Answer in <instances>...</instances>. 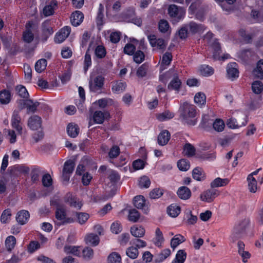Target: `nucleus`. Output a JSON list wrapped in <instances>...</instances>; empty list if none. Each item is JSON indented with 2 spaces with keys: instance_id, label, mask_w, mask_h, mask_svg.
Masks as SVG:
<instances>
[{
  "instance_id": "nucleus-1",
  "label": "nucleus",
  "mask_w": 263,
  "mask_h": 263,
  "mask_svg": "<svg viewBox=\"0 0 263 263\" xmlns=\"http://www.w3.org/2000/svg\"><path fill=\"white\" fill-rule=\"evenodd\" d=\"M181 117L184 124L193 126L197 123L195 119L196 110L195 107L188 103H184L181 107Z\"/></svg>"
},
{
  "instance_id": "nucleus-2",
  "label": "nucleus",
  "mask_w": 263,
  "mask_h": 263,
  "mask_svg": "<svg viewBox=\"0 0 263 263\" xmlns=\"http://www.w3.org/2000/svg\"><path fill=\"white\" fill-rule=\"evenodd\" d=\"M168 13L172 19L173 23L178 22L182 19L185 14V10L176 5H171L168 8Z\"/></svg>"
},
{
  "instance_id": "nucleus-3",
  "label": "nucleus",
  "mask_w": 263,
  "mask_h": 263,
  "mask_svg": "<svg viewBox=\"0 0 263 263\" xmlns=\"http://www.w3.org/2000/svg\"><path fill=\"white\" fill-rule=\"evenodd\" d=\"M242 118V122H238L237 118L234 117H231L228 119L226 121L227 126L231 129H238L241 127L245 126L247 123V117L243 113L238 115V119Z\"/></svg>"
},
{
  "instance_id": "nucleus-4",
  "label": "nucleus",
  "mask_w": 263,
  "mask_h": 263,
  "mask_svg": "<svg viewBox=\"0 0 263 263\" xmlns=\"http://www.w3.org/2000/svg\"><path fill=\"white\" fill-rule=\"evenodd\" d=\"M104 78L101 76L95 77H90L89 87L90 91L98 92L100 91L104 85Z\"/></svg>"
},
{
  "instance_id": "nucleus-5",
  "label": "nucleus",
  "mask_w": 263,
  "mask_h": 263,
  "mask_svg": "<svg viewBox=\"0 0 263 263\" xmlns=\"http://www.w3.org/2000/svg\"><path fill=\"white\" fill-rule=\"evenodd\" d=\"M55 218L60 221V223L65 224L74 222V220L73 218L67 216L66 210L65 207L58 208L56 209L55 212Z\"/></svg>"
},
{
  "instance_id": "nucleus-6",
  "label": "nucleus",
  "mask_w": 263,
  "mask_h": 263,
  "mask_svg": "<svg viewBox=\"0 0 263 263\" xmlns=\"http://www.w3.org/2000/svg\"><path fill=\"white\" fill-rule=\"evenodd\" d=\"M64 200L65 202L68 204L70 207L77 210H80L83 205L82 201L73 196L71 193H67L64 198Z\"/></svg>"
},
{
  "instance_id": "nucleus-7",
  "label": "nucleus",
  "mask_w": 263,
  "mask_h": 263,
  "mask_svg": "<svg viewBox=\"0 0 263 263\" xmlns=\"http://www.w3.org/2000/svg\"><path fill=\"white\" fill-rule=\"evenodd\" d=\"M74 165V162L72 160H68L65 162L62 172V178L64 181H68L69 180L70 176L73 171Z\"/></svg>"
},
{
  "instance_id": "nucleus-8",
  "label": "nucleus",
  "mask_w": 263,
  "mask_h": 263,
  "mask_svg": "<svg viewBox=\"0 0 263 263\" xmlns=\"http://www.w3.org/2000/svg\"><path fill=\"white\" fill-rule=\"evenodd\" d=\"M212 51L213 52L212 57L214 59L216 60H224L230 58L228 53L224 54L223 56H220L221 48L218 42L215 41L212 45Z\"/></svg>"
},
{
  "instance_id": "nucleus-9",
  "label": "nucleus",
  "mask_w": 263,
  "mask_h": 263,
  "mask_svg": "<svg viewBox=\"0 0 263 263\" xmlns=\"http://www.w3.org/2000/svg\"><path fill=\"white\" fill-rule=\"evenodd\" d=\"M71 31L70 27L65 26L57 32L54 37L56 43H61L68 36Z\"/></svg>"
},
{
  "instance_id": "nucleus-10",
  "label": "nucleus",
  "mask_w": 263,
  "mask_h": 263,
  "mask_svg": "<svg viewBox=\"0 0 263 263\" xmlns=\"http://www.w3.org/2000/svg\"><path fill=\"white\" fill-rule=\"evenodd\" d=\"M42 120L40 117L33 115L28 121V126L32 130H37L42 127Z\"/></svg>"
},
{
  "instance_id": "nucleus-11",
  "label": "nucleus",
  "mask_w": 263,
  "mask_h": 263,
  "mask_svg": "<svg viewBox=\"0 0 263 263\" xmlns=\"http://www.w3.org/2000/svg\"><path fill=\"white\" fill-rule=\"evenodd\" d=\"M218 195V192L215 189H210L203 192L200 195V199L202 201L211 202Z\"/></svg>"
},
{
  "instance_id": "nucleus-12",
  "label": "nucleus",
  "mask_w": 263,
  "mask_h": 263,
  "mask_svg": "<svg viewBox=\"0 0 263 263\" xmlns=\"http://www.w3.org/2000/svg\"><path fill=\"white\" fill-rule=\"evenodd\" d=\"M148 40L149 44L153 47H156L159 49H164L165 48L166 44L162 39H157L156 35H149L148 36Z\"/></svg>"
},
{
  "instance_id": "nucleus-13",
  "label": "nucleus",
  "mask_w": 263,
  "mask_h": 263,
  "mask_svg": "<svg viewBox=\"0 0 263 263\" xmlns=\"http://www.w3.org/2000/svg\"><path fill=\"white\" fill-rule=\"evenodd\" d=\"M237 67V64L235 62L231 63L227 66V71L228 77L232 81L239 77V71Z\"/></svg>"
},
{
  "instance_id": "nucleus-14",
  "label": "nucleus",
  "mask_w": 263,
  "mask_h": 263,
  "mask_svg": "<svg viewBox=\"0 0 263 263\" xmlns=\"http://www.w3.org/2000/svg\"><path fill=\"white\" fill-rule=\"evenodd\" d=\"M186 25L188 28L189 32L192 34L201 33L205 29L204 25L201 24H197L194 22H191Z\"/></svg>"
},
{
  "instance_id": "nucleus-15",
  "label": "nucleus",
  "mask_w": 263,
  "mask_h": 263,
  "mask_svg": "<svg viewBox=\"0 0 263 263\" xmlns=\"http://www.w3.org/2000/svg\"><path fill=\"white\" fill-rule=\"evenodd\" d=\"M109 113L107 111L103 112L100 110H97L94 112L92 119L95 123L102 124L103 123L105 118L109 117Z\"/></svg>"
},
{
  "instance_id": "nucleus-16",
  "label": "nucleus",
  "mask_w": 263,
  "mask_h": 263,
  "mask_svg": "<svg viewBox=\"0 0 263 263\" xmlns=\"http://www.w3.org/2000/svg\"><path fill=\"white\" fill-rule=\"evenodd\" d=\"M21 117L18 115V111H14L11 119V125L13 128L15 129L19 133H22V127L21 125Z\"/></svg>"
},
{
  "instance_id": "nucleus-17",
  "label": "nucleus",
  "mask_w": 263,
  "mask_h": 263,
  "mask_svg": "<svg viewBox=\"0 0 263 263\" xmlns=\"http://www.w3.org/2000/svg\"><path fill=\"white\" fill-rule=\"evenodd\" d=\"M30 218V214L26 210H21L16 214V220L18 223L21 225L25 224Z\"/></svg>"
},
{
  "instance_id": "nucleus-18",
  "label": "nucleus",
  "mask_w": 263,
  "mask_h": 263,
  "mask_svg": "<svg viewBox=\"0 0 263 263\" xmlns=\"http://www.w3.org/2000/svg\"><path fill=\"white\" fill-rule=\"evenodd\" d=\"M31 24L27 23L26 28V29L23 33V41L26 43H30L34 39V34L31 30Z\"/></svg>"
},
{
  "instance_id": "nucleus-19",
  "label": "nucleus",
  "mask_w": 263,
  "mask_h": 263,
  "mask_svg": "<svg viewBox=\"0 0 263 263\" xmlns=\"http://www.w3.org/2000/svg\"><path fill=\"white\" fill-rule=\"evenodd\" d=\"M84 18L83 14L80 11H76L72 13L70 17L71 24L75 27L79 26Z\"/></svg>"
},
{
  "instance_id": "nucleus-20",
  "label": "nucleus",
  "mask_w": 263,
  "mask_h": 263,
  "mask_svg": "<svg viewBox=\"0 0 263 263\" xmlns=\"http://www.w3.org/2000/svg\"><path fill=\"white\" fill-rule=\"evenodd\" d=\"M171 134L167 130H162L158 136V143L159 145L164 146L166 145L170 139Z\"/></svg>"
},
{
  "instance_id": "nucleus-21",
  "label": "nucleus",
  "mask_w": 263,
  "mask_h": 263,
  "mask_svg": "<svg viewBox=\"0 0 263 263\" xmlns=\"http://www.w3.org/2000/svg\"><path fill=\"white\" fill-rule=\"evenodd\" d=\"M126 87L125 82L122 81L114 82L112 84L111 90L114 93H120L123 92Z\"/></svg>"
},
{
  "instance_id": "nucleus-22",
  "label": "nucleus",
  "mask_w": 263,
  "mask_h": 263,
  "mask_svg": "<svg viewBox=\"0 0 263 263\" xmlns=\"http://www.w3.org/2000/svg\"><path fill=\"white\" fill-rule=\"evenodd\" d=\"M57 7V2L51 1L49 4L46 5L43 10V13L45 16H49L54 13V11Z\"/></svg>"
},
{
  "instance_id": "nucleus-23",
  "label": "nucleus",
  "mask_w": 263,
  "mask_h": 263,
  "mask_svg": "<svg viewBox=\"0 0 263 263\" xmlns=\"http://www.w3.org/2000/svg\"><path fill=\"white\" fill-rule=\"evenodd\" d=\"M67 132L69 137L76 138L80 133V128L77 124L71 123L67 126Z\"/></svg>"
},
{
  "instance_id": "nucleus-24",
  "label": "nucleus",
  "mask_w": 263,
  "mask_h": 263,
  "mask_svg": "<svg viewBox=\"0 0 263 263\" xmlns=\"http://www.w3.org/2000/svg\"><path fill=\"white\" fill-rule=\"evenodd\" d=\"M164 241V238L162 232L157 228L155 231V237L153 239L154 243L158 247H162Z\"/></svg>"
},
{
  "instance_id": "nucleus-25",
  "label": "nucleus",
  "mask_w": 263,
  "mask_h": 263,
  "mask_svg": "<svg viewBox=\"0 0 263 263\" xmlns=\"http://www.w3.org/2000/svg\"><path fill=\"white\" fill-rule=\"evenodd\" d=\"M21 102H23L25 105L28 112H35L36 110V108L39 105V103L37 101L33 102L31 99H28L26 101L20 100Z\"/></svg>"
},
{
  "instance_id": "nucleus-26",
  "label": "nucleus",
  "mask_w": 263,
  "mask_h": 263,
  "mask_svg": "<svg viewBox=\"0 0 263 263\" xmlns=\"http://www.w3.org/2000/svg\"><path fill=\"white\" fill-rule=\"evenodd\" d=\"M177 195L181 199L186 200L191 197V192L188 187L186 186H181L177 191Z\"/></svg>"
},
{
  "instance_id": "nucleus-27",
  "label": "nucleus",
  "mask_w": 263,
  "mask_h": 263,
  "mask_svg": "<svg viewBox=\"0 0 263 263\" xmlns=\"http://www.w3.org/2000/svg\"><path fill=\"white\" fill-rule=\"evenodd\" d=\"M185 241V237L181 234L175 235L171 240V247L174 250L180 244Z\"/></svg>"
},
{
  "instance_id": "nucleus-28",
  "label": "nucleus",
  "mask_w": 263,
  "mask_h": 263,
  "mask_svg": "<svg viewBox=\"0 0 263 263\" xmlns=\"http://www.w3.org/2000/svg\"><path fill=\"white\" fill-rule=\"evenodd\" d=\"M130 233L134 237L140 238L144 235L145 229L141 226L135 225L131 227Z\"/></svg>"
},
{
  "instance_id": "nucleus-29",
  "label": "nucleus",
  "mask_w": 263,
  "mask_h": 263,
  "mask_svg": "<svg viewBox=\"0 0 263 263\" xmlns=\"http://www.w3.org/2000/svg\"><path fill=\"white\" fill-rule=\"evenodd\" d=\"M85 240L87 244L92 245L93 246H97L100 242V239L98 235L93 233H90L86 235Z\"/></svg>"
},
{
  "instance_id": "nucleus-30",
  "label": "nucleus",
  "mask_w": 263,
  "mask_h": 263,
  "mask_svg": "<svg viewBox=\"0 0 263 263\" xmlns=\"http://www.w3.org/2000/svg\"><path fill=\"white\" fill-rule=\"evenodd\" d=\"M186 253L184 250H179L177 251L175 258L172 263H184L186 258Z\"/></svg>"
},
{
  "instance_id": "nucleus-31",
  "label": "nucleus",
  "mask_w": 263,
  "mask_h": 263,
  "mask_svg": "<svg viewBox=\"0 0 263 263\" xmlns=\"http://www.w3.org/2000/svg\"><path fill=\"white\" fill-rule=\"evenodd\" d=\"M192 176L194 179L197 181H202L205 178L204 172L203 170L197 167L193 170Z\"/></svg>"
},
{
  "instance_id": "nucleus-32",
  "label": "nucleus",
  "mask_w": 263,
  "mask_h": 263,
  "mask_svg": "<svg viewBox=\"0 0 263 263\" xmlns=\"http://www.w3.org/2000/svg\"><path fill=\"white\" fill-rule=\"evenodd\" d=\"M11 93L9 90L4 89L0 91V102L2 104H8L11 100Z\"/></svg>"
},
{
  "instance_id": "nucleus-33",
  "label": "nucleus",
  "mask_w": 263,
  "mask_h": 263,
  "mask_svg": "<svg viewBox=\"0 0 263 263\" xmlns=\"http://www.w3.org/2000/svg\"><path fill=\"white\" fill-rule=\"evenodd\" d=\"M77 221L81 225L84 224L90 217L89 214L85 212H76Z\"/></svg>"
},
{
  "instance_id": "nucleus-34",
  "label": "nucleus",
  "mask_w": 263,
  "mask_h": 263,
  "mask_svg": "<svg viewBox=\"0 0 263 263\" xmlns=\"http://www.w3.org/2000/svg\"><path fill=\"white\" fill-rule=\"evenodd\" d=\"M50 205L54 206L57 208L64 206L63 200L59 194L54 195L50 200Z\"/></svg>"
},
{
  "instance_id": "nucleus-35",
  "label": "nucleus",
  "mask_w": 263,
  "mask_h": 263,
  "mask_svg": "<svg viewBox=\"0 0 263 263\" xmlns=\"http://www.w3.org/2000/svg\"><path fill=\"white\" fill-rule=\"evenodd\" d=\"M229 182V180L227 178L222 179L218 177L211 183V186L213 188L223 186L228 184Z\"/></svg>"
},
{
  "instance_id": "nucleus-36",
  "label": "nucleus",
  "mask_w": 263,
  "mask_h": 263,
  "mask_svg": "<svg viewBox=\"0 0 263 263\" xmlns=\"http://www.w3.org/2000/svg\"><path fill=\"white\" fill-rule=\"evenodd\" d=\"M197 157L203 160L213 161L216 159V154L214 152H204L197 153Z\"/></svg>"
},
{
  "instance_id": "nucleus-37",
  "label": "nucleus",
  "mask_w": 263,
  "mask_h": 263,
  "mask_svg": "<svg viewBox=\"0 0 263 263\" xmlns=\"http://www.w3.org/2000/svg\"><path fill=\"white\" fill-rule=\"evenodd\" d=\"M167 212L170 216L176 217L180 214V208L178 205L172 204L167 208Z\"/></svg>"
},
{
  "instance_id": "nucleus-38",
  "label": "nucleus",
  "mask_w": 263,
  "mask_h": 263,
  "mask_svg": "<svg viewBox=\"0 0 263 263\" xmlns=\"http://www.w3.org/2000/svg\"><path fill=\"white\" fill-rule=\"evenodd\" d=\"M113 103V100L110 98H102L97 100L94 103L98 105L100 108H104L107 105H112Z\"/></svg>"
},
{
  "instance_id": "nucleus-39",
  "label": "nucleus",
  "mask_w": 263,
  "mask_h": 263,
  "mask_svg": "<svg viewBox=\"0 0 263 263\" xmlns=\"http://www.w3.org/2000/svg\"><path fill=\"white\" fill-rule=\"evenodd\" d=\"M253 74L258 78H263V60L259 61L256 68L253 70Z\"/></svg>"
},
{
  "instance_id": "nucleus-40",
  "label": "nucleus",
  "mask_w": 263,
  "mask_h": 263,
  "mask_svg": "<svg viewBox=\"0 0 263 263\" xmlns=\"http://www.w3.org/2000/svg\"><path fill=\"white\" fill-rule=\"evenodd\" d=\"M134 205L138 209H144L145 205V200L143 196H136L134 199Z\"/></svg>"
},
{
  "instance_id": "nucleus-41",
  "label": "nucleus",
  "mask_w": 263,
  "mask_h": 263,
  "mask_svg": "<svg viewBox=\"0 0 263 263\" xmlns=\"http://www.w3.org/2000/svg\"><path fill=\"white\" fill-rule=\"evenodd\" d=\"M64 252L67 254H72L76 256H79L81 254L80 247L77 246H66L64 248Z\"/></svg>"
},
{
  "instance_id": "nucleus-42",
  "label": "nucleus",
  "mask_w": 263,
  "mask_h": 263,
  "mask_svg": "<svg viewBox=\"0 0 263 263\" xmlns=\"http://www.w3.org/2000/svg\"><path fill=\"white\" fill-rule=\"evenodd\" d=\"M248 181V189L250 192L255 193L257 191V181L252 175H248L247 177Z\"/></svg>"
},
{
  "instance_id": "nucleus-43",
  "label": "nucleus",
  "mask_w": 263,
  "mask_h": 263,
  "mask_svg": "<svg viewBox=\"0 0 263 263\" xmlns=\"http://www.w3.org/2000/svg\"><path fill=\"white\" fill-rule=\"evenodd\" d=\"M47 66V61L45 59L39 60L35 64V70L38 73L44 71Z\"/></svg>"
},
{
  "instance_id": "nucleus-44",
  "label": "nucleus",
  "mask_w": 263,
  "mask_h": 263,
  "mask_svg": "<svg viewBox=\"0 0 263 263\" xmlns=\"http://www.w3.org/2000/svg\"><path fill=\"white\" fill-rule=\"evenodd\" d=\"M174 114L168 110H165L157 115V119L160 121H164L172 119Z\"/></svg>"
},
{
  "instance_id": "nucleus-45",
  "label": "nucleus",
  "mask_w": 263,
  "mask_h": 263,
  "mask_svg": "<svg viewBox=\"0 0 263 263\" xmlns=\"http://www.w3.org/2000/svg\"><path fill=\"white\" fill-rule=\"evenodd\" d=\"M172 60V53L168 52H165L162 56L161 60V67L162 69H164L165 67H163L165 66H168L170 64Z\"/></svg>"
},
{
  "instance_id": "nucleus-46",
  "label": "nucleus",
  "mask_w": 263,
  "mask_h": 263,
  "mask_svg": "<svg viewBox=\"0 0 263 263\" xmlns=\"http://www.w3.org/2000/svg\"><path fill=\"white\" fill-rule=\"evenodd\" d=\"M181 84V82L178 78V76L177 75H175L174 76L173 80L168 84V88L169 89H172L178 90L180 87Z\"/></svg>"
},
{
  "instance_id": "nucleus-47",
  "label": "nucleus",
  "mask_w": 263,
  "mask_h": 263,
  "mask_svg": "<svg viewBox=\"0 0 263 263\" xmlns=\"http://www.w3.org/2000/svg\"><path fill=\"white\" fill-rule=\"evenodd\" d=\"M200 73L205 77H209L212 75L214 73V69L211 66L204 65H202L199 69Z\"/></svg>"
},
{
  "instance_id": "nucleus-48",
  "label": "nucleus",
  "mask_w": 263,
  "mask_h": 263,
  "mask_svg": "<svg viewBox=\"0 0 263 263\" xmlns=\"http://www.w3.org/2000/svg\"><path fill=\"white\" fill-rule=\"evenodd\" d=\"M213 127L216 131L221 132L224 128L225 123L222 119H216L213 123Z\"/></svg>"
},
{
  "instance_id": "nucleus-49",
  "label": "nucleus",
  "mask_w": 263,
  "mask_h": 263,
  "mask_svg": "<svg viewBox=\"0 0 263 263\" xmlns=\"http://www.w3.org/2000/svg\"><path fill=\"white\" fill-rule=\"evenodd\" d=\"M16 244V239L13 236H8L5 240V246L8 251H11Z\"/></svg>"
},
{
  "instance_id": "nucleus-50",
  "label": "nucleus",
  "mask_w": 263,
  "mask_h": 263,
  "mask_svg": "<svg viewBox=\"0 0 263 263\" xmlns=\"http://www.w3.org/2000/svg\"><path fill=\"white\" fill-rule=\"evenodd\" d=\"M186 223L189 225H193L196 223L197 217L193 215L190 210H187L185 213Z\"/></svg>"
},
{
  "instance_id": "nucleus-51",
  "label": "nucleus",
  "mask_w": 263,
  "mask_h": 263,
  "mask_svg": "<svg viewBox=\"0 0 263 263\" xmlns=\"http://www.w3.org/2000/svg\"><path fill=\"white\" fill-rule=\"evenodd\" d=\"M148 68V64L144 63L141 65L137 70V76L139 78H143L146 76Z\"/></svg>"
},
{
  "instance_id": "nucleus-52",
  "label": "nucleus",
  "mask_w": 263,
  "mask_h": 263,
  "mask_svg": "<svg viewBox=\"0 0 263 263\" xmlns=\"http://www.w3.org/2000/svg\"><path fill=\"white\" fill-rule=\"evenodd\" d=\"M15 89L17 91L18 95L24 99H27L29 96V93L25 88L23 85H18L16 87Z\"/></svg>"
},
{
  "instance_id": "nucleus-53",
  "label": "nucleus",
  "mask_w": 263,
  "mask_h": 263,
  "mask_svg": "<svg viewBox=\"0 0 263 263\" xmlns=\"http://www.w3.org/2000/svg\"><path fill=\"white\" fill-rule=\"evenodd\" d=\"M194 101L198 105H203L206 102V97L203 93L198 92L194 97Z\"/></svg>"
},
{
  "instance_id": "nucleus-54",
  "label": "nucleus",
  "mask_w": 263,
  "mask_h": 263,
  "mask_svg": "<svg viewBox=\"0 0 263 263\" xmlns=\"http://www.w3.org/2000/svg\"><path fill=\"white\" fill-rule=\"evenodd\" d=\"M126 254L129 258L132 259H135L138 257L139 252L137 248H135L132 246L127 249Z\"/></svg>"
},
{
  "instance_id": "nucleus-55",
  "label": "nucleus",
  "mask_w": 263,
  "mask_h": 263,
  "mask_svg": "<svg viewBox=\"0 0 263 263\" xmlns=\"http://www.w3.org/2000/svg\"><path fill=\"white\" fill-rule=\"evenodd\" d=\"M252 89L256 94H259L263 91V84L260 81H255L252 84Z\"/></svg>"
},
{
  "instance_id": "nucleus-56",
  "label": "nucleus",
  "mask_w": 263,
  "mask_h": 263,
  "mask_svg": "<svg viewBox=\"0 0 263 263\" xmlns=\"http://www.w3.org/2000/svg\"><path fill=\"white\" fill-rule=\"evenodd\" d=\"M11 210L9 209L5 210L1 216V221L3 223H8L11 218Z\"/></svg>"
},
{
  "instance_id": "nucleus-57",
  "label": "nucleus",
  "mask_w": 263,
  "mask_h": 263,
  "mask_svg": "<svg viewBox=\"0 0 263 263\" xmlns=\"http://www.w3.org/2000/svg\"><path fill=\"white\" fill-rule=\"evenodd\" d=\"M183 152L188 157H192L195 154V148L191 144L187 143L184 146Z\"/></svg>"
},
{
  "instance_id": "nucleus-58",
  "label": "nucleus",
  "mask_w": 263,
  "mask_h": 263,
  "mask_svg": "<svg viewBox=\"0 0 263 263\" xmlns=\"http://www.w3.org/2000/svg\"><path fill=\"white\" fill-rule=\"evenodd\" d=\"M95 53L98 58L102 59L106 55V51L103 46L98 45L95 49Z\"/></svg>"
},
{
  "instance_id": "nucleus-59",
  "label": "nucleus",
  "mask_w": 263,
  "mask_h": 263,
  "mask_svg": "<svg viewBox=\"0 0 263 263\" xmlns=\"http://www.w3.org/2000/svg\"><path fill=\"white\" fill-rule=\"evenodd\" d=\"M151 185V180L149 178L146 176H143L141 177L139 180V186L140 188H148Z\"/></svg>"
},
{
  "instance_id": "nucleus-60",
  "label": "nucleus",
  "mask_w": 263,
  "mask_h": 263,
  "mask_svg": "<svg viewBox=\"0 0 263 263\" xmlns=\"http://www.w3.org/2000/svg\"><path fill=\"white\" fill-rule=\"evenodd\" d=\"M108 263H121V257L120 255L116 253L113 252L111 253L108 257Z\"/></svg>"
},
{
  "instance_id": "nucleus-61",
  "label": "nucleus",
  "mask_w": 263,
  "mask_h": 263,
  "mask_svg": "<svg viewBox=\"0 0 263 263\" xmlns=\"http://www.w3.org/2000/svg\"><path fill=\"white\" fill-rule=\"evenodd\" d=\"M145 59L144 53L141 50H138L133 54V59L134 62L137 64L141 63Z\"/></svg>"
},
{
  "instance_id": "nucleus-62",
  "label": "nucleus",
  "mask_w": 263,
  "mask_h": 263,
  "mask_svg": "<svg viewBox=\"0 0 263 263\" xmlns=\"http://www.w3.org/2000/svg\"><path fill=\"white\" fill-rule=\"evenodd\" d=\"M120 153V149L118 146L113 145L108 152V157L110 159L117 157Z\"/></svg>"
},
{
  "instance_id": "nucleus-63",
  "label": "nucleus",
  "mask_w": 263,
  "mask_h": 263,
  "mask_svg": "<svg viewBox=\"0 0 263 263\" xmlns=\"http://www.w3.org/2000/svg\"><path fill=\"white\" fill-rule=\"evenodd\" d=\"M177 166L178 168L182 171H186L190 168V163L186 159H181L178 161Z\"/></svg>"
},
{
  "instance_id": "nucleus-64",
  "label": "nucleus",
  "mask_w": 263,
  "mask_h": 263,
  "mask_svg": "<svg viewBox=\"0 0 263 263\" xmlns=\"http://www.w3.org/2000/svg\"><path fill=\"white\" fill-rule=\"evenodd\" d=\"M108 177L111 182L116 183L120 179V176L119 173L114 170L108 171Z\"/></svg>"
}]
</instances>
